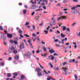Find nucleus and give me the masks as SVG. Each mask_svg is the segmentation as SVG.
Segmentation results:
<instances>
[{
	"mask_svg": "<svg viewBox=\"0 0 80 80\" xmlns=\"http://www.w3.org/2000/svg\"><path fill=\"white\" fill-rule=\"evenodd\" d=\"M78 36L79 37V36H80V32H79V33L78 34Z\"/></svg>",
	"mask_w": 80,
	"mask_h": 80,
	"instance_id": "nucleus-56",
	"label": "nucleus"
},
{
	"mask_svg": "<svg viewBox=\"0 0 80 80\" xmlns=\"http://www.w3.org/2000/svg\"><path fill=\"white\" fill-rule=\"evenodd\" d=\"M64 72V74L66 75H67V68H62L61 69Z\"/></svg>",
	"mask_w": 80,
	"mask_h": 80,
	"instance_id": "nucleus-3",
	"label": "nucleus"
},
{
	"mask_svg": "<svg viewBox=\"0 0 80 80\" xmlns=\"http://www.w3.org/2000/svg\"><path fill=\"white\" fill-rule=\"evenodd\" d=\"M65 39H63L62 40V44H64V42L63 41H65Z\"/></svg>",
	"mask_w": 80,
	"mask_h": 80,
	"instance_id": "nucleus-30",
	"label": "nucleus"
},
{
	"mask_svg": "<svg viewBox=\"0 0 80 80\" xmlns=\"http://www.w3.org/2000/svg\"><path fill=\"white\" fill-rule=\"evenodd\" d=\"M62 12H59V15H62Z\"/></svg>",
	"mask_w": 80,
	"mask_h": 80,
	"instance_id": "nucleus-61",
	"label": "nucleus"
},
{
	"mask_svg": "<svg viewBox=\"0 0 80 80\" xmlns=\"http://www.w3.org/2000/svg\"><path fill=\"white\" fill-rule=\"evenodd\" d=\"M0 30H3V27H2V26H0Z\"/></svg>",
	"mask_w": 80,
	"mask_h": 80,
	"instance_id": "nucleus-39",
	"label": "nucleus"
},
{
	"mask_svg": "<svg viewBox=\"0 0 80 80\" xmlns=\"http://www.w3.org/2000/svg\"><path fill=\"white\" fill-rule=\"evenodd\" d=\"M76 8V6H75L74 7L71 8V10H75V8Z\"/></svg>",
	"mask_w": 80,
	"mask_h": 80,
	"instance_id": "nucleus-22",
	"label": "nucleus"
},
{
	"mask_svg": "<svg viewBox=\"0 0 80 80\" xmlns=\"http://www.w3.org/2000/svg\"><path fill=\"white\" fill-rule=\"evenodd\" d=\"M19 48L21 49H23L25 48L24 47V45L23 44V43L22 42H21L20 43V44L19 46Z\"/></svg>",
	"mask_w": 80,
	"mask_h": 80,
	"instance_id": "nucleus-4",
	"label": "nucleus"
},
{
	"mask_svg": "<svg viewBox=\"0 0 80 80\" xmlns=\"http://www.w3.org/2000/svg\"><path fill=\"white\" fill-rule=\"evenodd\" d=\"M21 78H22V79H23L25 77H24V76L22 75L21 76Z\"/></svg>",
	"mask_w": 80,
	"mask_h": 80,
	"instance_id": "nucleus-33",
	"label": "nucleus"
},
{
	"mask_svg": "<svg viewBox=\"0 0 80 80\" xmlns=\"http://www.w3.org/2000/svg\"><path fill=\"white\" fill-rule=\"evenodd\" d=\"M74 77L76 79V80H77L78 79V78H77V75L75 74L74 75Z\"/></svg>",
	"mask_w": 80,
	"mask_h": 80,
	"instance_id": "nucleus-24",
	"label": "nucleus"
},
{
	"mask_svg": "<svg viewBox=\"0 0 80 80\" xmlns=\"http://www.w3.org/2000/svg\"><path fill=\"white\" fill-rule=\"evenodd\" d=\"M61 18H62V19H64V18H66V16H62L61 17Z\"/></svg>",
	"mask_w": 80,
	"mask_h": 80,
	"instance_id": "nucleus-19",
	"label": "nucleus"
},
{
	"mask_svg": "<svg viewBox=\"0 0 80 80\" xmlns=\"http://www.w3.org/2000/svg\"><path fill=\"white\" fill-rule=\"evenodd\" d=\"M68 32H70V29H69V28H67L66 31L65 32V33L67 34V35H70L71 34L69 32H68Z\"/></svg>",
	"mask_w": 80,
	"mask_h": 80,
	"instance_id": "nucleus-5",
	"label": "nucleus"
},
{
	"mask_svg": "<svg viewBox=\"0 0 80 80\" xmlns=\"http://www.w3.org/2000/svg\"><path fill=\"white\" fill-rule=\"evenodd\" d=\"M61 37H62V38H64V37H65V35L61 33Z\"/></svg>",
	"mask_w": 80,
	"mask_h": 80,
	"instance_id": "nucleus-14",
	"label": "nucleus"
},
{
	"mask_svg": "<svg viewBox=\"0 0 80 80\" xmlns=\"http://www.w3.org/2000/svg\"><path fill=\"white\" fill-rule=\"evenodd\" d=\"M51 59L52 60H54V57L52 56Z\"/></svg>",
	"mask_w": 80,
	"mask_h": 80,
	"instance_id": "nucleus-43",
	"label": "nucleus"
},
{
	"mask_svg": "<svg viewBox=\"0 0 80 80\" xmlns=\"http://www.w3.org/2000/svg\"><path fill=\"white\" fill-rule=\"evenodd\" d=\"M58 68H59L58 67L55 68V69L56 70H59V69Z\"/></svg>",
	"mask_w": 80,
	"mask_h": 80,
	"instance_id": "nucleus-34",
	"label": "nucleus"
},
{
	"mask_svg": "<svg viewBox=\"0 0 80 80\" xmlns=\"http://www.w3.org/2000/svg\"><path fill=\"white\" fill-rule=\"evenodd\" d=\"M49 64L50 65V66H51V68H53V65H52V63H50Z\"/></svg>",
	"mask_w": 80,
	"mask_h": 80,
	"instance_id": "nucleus-28",
	"label": "nucleus"
},
{
	"mask_svg": "<svg viewBox=\"0 0 80 80\" xmlns=\"http://www.w3.org/2000/svg\"><path fill=\"white\" fill-rule=\"evenodd\" d=\"M72 62V59H70L69 61V63H70Z\"/></svg>",
	"mask_w": 80,
	"mask_h": 80,
	"instance_id": "nucleus-60",
	"label": "nucleus"
},
{
	"mask_svg": "<svg viewBox=\"0 0 80 80\" xmlns=\"http://www.w3.org/2000/svg\"><path fill=\"white\" fill-rule=\"evenodd\" d=\"M56 21L55 20H53L51 22L49 23V25H50V27H52L53 25H55L56 24Z\"/></svg>",
	"mask_w": 80,
	"mask_h": 80,
	"instance_id": "nucleus-1",
	"label": "nucleus"
},
{
	"mask_svg": "<svg viewBox=\"0 0 80 80\" xmlns=\"http://www.w3.org/2000/svg\"><path fill=\"white\" fill-rule=\"evenodd\" d=\"M61 18V17H60V18L58 17L57 18V20L58 21H59V20H60Z\"/></svg>",
	"mask_w": 80,
	"mask_h": 80,
	"instance_id": "nucleus-32",
	"label": "nucleus"
},
{
	"mask_svg": "<svg viewBox=\"0 0 80 80\" xmlns=\"http://www.w3.org/2000/svg\"><path fill=\"white\" fill-rule=\"evenodd\" d=\"M20 36L21 37H22V38H23V36L21 34H20Z\"/></svg>",
	"mask_w": 80,
	"mask_h": 80,
	"instance_id": "nucleus-62",
	"label": "nucleus"
},
{
	"mask_svg": "<svg viewBox=\"0 0 80 80\" xmlns=\"http://www.w3.org/2000/svg\"><path fill=\"white\" fill-rule=\"evenodd\" d=\"M1 66H3L4 65V63L3 62H1L0 63Z\"/></svg>",
	"mask_w": 80,
	"mask_h": 80,
	"instance_id": "nucleus-27",
	"label": "nucleus"
},
{
	"mask_svg": "<svg viewBox=\"0 0 80 80\" xmlns=\"http://www.w3.org/2000/svg\"><path fill=\"white\" fill-rule=\"evenodd\" d=\"M41 43H42V44H43V45H45V42H43L42 41H41Z\"/></svg>",
	"mask_w": 80,
	"mask_h": 80,
	"instance_id": "nucleus-41",
	"label": "nucleus"
},
{
	"mask_svg": "<svg viewBox=\"0 0 80 80\" xmlns=\"http://www.w3.org/2000/svg\"><path fill=\"white\" fill-rule=\"evenodd\" d=\"M63 11H67V10H68V9L65 8V9H63Z\"/></svg>",
	"mask_w": 80,
	"mask_h": 80,
	"instance_id": "nucleus-50",
	"label": "nucleus"
},
{
	"mask_svg": "<svg viewBox=\"0 0 80 80\" xmlns=\"http://www.w3.org/2000/svg\"><path fill=\"white\" fill-rule=\"evenodd\" d=\"M41 70L40 68H36V71L37 72H40Z\"/></svg>",
	"mask_w": 80,
	"mask_h": 80,
	"instance_id": "nucleus-17",
	"label": "nucleus"
},
{
	"mask_svg": "<svg viewBox=\"0 0 80 80\" xmlns=\"http://www.w3.org/2000/svg\"><path fill=\"white\" fill-rule=\"evenodd\" d=\"M76 7V8H77L78 7H80V5H78L77 6H75Z\"/></svg>",
	"mask_w": 80,
	"mask_h": 80,
	"instance_id": "nucleus-49",
	"label": "nucleus"
},
{
	"mask_svg": "<svg viewBox=\"0 0 80 80\" xmlns=\"http://www.w3.org/2000/svg\"><path fill=\"white\" fill-rule=\"evenodd\" d=\"M29 45L31 48H33V46L32 45V43L31 42H29Z\"/></svg>",
	"mask_w": 80,
	"mask_h": 80,
	"instance_id": "nucleus-20",
	"label": "nucleus"
},
{
	"mask_svg": "<svg viewBox=\"0 0 80 80\" xmlns=\"http://www.w3.org/2000/svg\"><path fill=\"white\" fill-rule=\"evenodd\" d=\"M23 13H24V14H26V13H27V10L25 9H24V10H23Z\"/></svg>",
	"mask_w": 80,
	"mask_h": 80,
	"instance_id": "nucleus-18",
	"label": "nucleus"
},
{
	"mask_svg": "<svg viewBox=\"0 0 80 80\" xmlns=\"http://www.w3.org/2000/svg\"><path fill=\"white\" fill-rule=\"evenodd\" d=\"M67 64V62H64L63 63V65L64 66L65 65H66Z\"/></svg>",
	"mask_w": 80,
	"mask_h": 80,
	"instance_id": "nucleus-47",
	"label": "nucleus"
},
{
	"mask_svg": "<svg viewBox=\"0 0 80 80\" xmlns=\"http://www.w3.org/2000/svg\"><path fill=\"white\" fill-rule=\"evenodd\" d=\"M52 56H53V55H51L49 56L48 57L49 58V59H51V58H52Z\"/></svg>",
	"mask_w": 80,
	"mask_h": 80,
	"instance_id": "nucleus-37",
	"label": "nucleus"
},
{
	"mask_svg": "<svg viewBox=\"0 0 80 80\" xmlns=\"http://www.w3.org/2000/svg\"><path fill=\"white\" fill-rule=\"evenodd\" d=\"M1 37L3 40H6V38H5L4 36H1Z\"/></svg>",
	"mask_w": 80,
	"mask_h": 80,
	"instance_id": "nucleus-12",
	"label": "nucleus"
},
{
	"mask_svg": "<svg viewBox=\"0 0 80 80\" xmlns=\"http://www.w3.org/2000/svg\"><path fill=\"white\" fill-rule=\"evenodd\" d=\"M8 52L9 53H12L13 52V50H12V49L11 48V47L9 48Z\"/></svg>",
	"mask_w": 80,
	"mask_h": 80,
	"instance_id": "nucleus-7",
	"label": "nucleus"
},
{
	"mask_svg": "<svg viewBox=\"0 0 80 80\" xmlns=\"http://www.w3.org/2000/svg\"><path fill=\"white\" fill-rule=\"evenodd\" d=\"M34 14H35V12H33L32 13L31 16H33V15H34Z\"/></svg>",
	"mask_w": 80,
	"mask_h": 80,
	"instance_id": "nucleus-46",
	"label": "nucleus"
},
{
	"mask_svg": "<svg viewBox=\"0 0 80 80\" xmlns=\"http://www.w3.org/2000/svg\"><path fill=\"white\" fill-rule=\"evenodd\" d=\"M7 35L8 37V38H12V34H10L8 33L7 34Z\"/></svg>",
	"mask_w": 80,
	"mask_h": 80,
	"instance_id": "nucleus-8",
	"label": "nucleus"
},
{
	"mask_svg": "<svg viewBox=\"0 0 80 80\" xmlns=\"http://www.w3.org/2000/svg\"><path fill=\"white\" fill-rule=\"evenodd\" d=\"M3 44L4 45H7V43L5 42H3Z\"/></svg>",
	"mask_w": 80,
	"mask_h": 80,
	"instance_id": "nucleus-59",
	"label": "nucleus"
},
{
	"mask_svg": "<svg viewBox=\"0 0 80 80\" xmlns=\"http://www.w3.org/2000/svg\"><path fill=\"white\" fill-rule=\"evenodd\" d=\"M9 42L11 44H13L14 43L15 45H17L18 43V42L16 41L15 40H12V39H11L9 40Z\"/></svg>",
	"mask_w": 80,
	"mask_h": 80,
	"instance_id": "nucleus-2",
	"label": "nucleus"
},
{
	"mask_svg": "<svg viewBox=\"0 0 80 80\" xmlns=\"http://www.w3.org/2000/svg\"><path fill=\"white\" fill-rule=\"evenodd\" d=\"M42 49H43L44 51H45V52L47 51V48L44 46L42 47Z\"/></svg>",
	"mask_w": 80,
	"mask_h": 80,
	"instance_id": "nucleus-13",
	"label": "nucleus"
},
{
	"mask_svg": "<svg viewBox=\"0 0 80 80\" xmlns=\"http://www.w3.org/2000/svg\"><path fill=\"white\" fill-rule=\"evenodd\" d=\"M50 32H53V30L52 29H50L49 30Z\"/></svg>",
	"mask_w": 80,
	"mask_h": 80,
	"instance_id": "nucleus-55",
	"label": "nucleus"
},
{
	"mask_svg": "<svg viewBox=\"0 0 80 80\" xmlns=\"http://www.w3.org/2000/svg\"><path fill=\"white\" fill-rule=\"evenodd\" d=\"M49 52L51 53H55V51L53 49H51V50H49Z\"/></svg>",
	"mask_w": 80,
	"mask_h": 80,
	"instance_id": "nucleus-9",
	"label": "nucleus"
},
{
	"mask_svg": "<svg viewBox=\"0 0 80 80\" xmlns=\"http://www.w3.org/2000/svg\"><path fill=\"white\" fill-rule=\"evenodd\" d=\"M12 60V58L11 57H9V58L8 59V60Z\"/></svg>",
	"mask_w": 80,
	"mask_h": 80,
	"instance_id": "nucleus-52",
	"label": "nucleus"
},
{
	"mask_svg": "<svg viewBox=\"0 0 80 80\" xmlns=\"http://www.w3.org/2000/svg\"><path fill=\"white\" fill-rule=\"evenodd\" d=\"M71 12L72 13H75V14H77V9L72 10Z\"/></svg>",
	"mask_w": 80,
	"mask_h": 80,
	"instance_id": "nucleus-6",
	"label": "nucleus"
},
{
	"mask_svg": "<svg viewBox=\"0 0 80 80\" xmlns=\"http://www.w3.org/2000/svg\"><path fill=\"white\" fill-rule=\"evenodd\" d=\"M14 58L15 60H18L19 58V57L18 56L15 55L14 57Z\"/></svg>",
	"mask_w": 80,
	"mask_h": 80,
	"instance_id": "nucleus-11",
	"label": "nucleus"
},
{
	"mask_svg": "<svg viewBox=\"0 0 80 80\" xmlns=\"http://www.w3.org/2000/svg\"><path fill=\"white\" fill-rule=\"evenodd\" d=\"M49 78H47V80H50V78H51L50 77H49Z\"/></svg>",
	"mask_w": 80,
	"mask_h": 80,
	"instance_id": "nucleus-48",
	"label": "nucleus"
},
{
	"mask_svg": "<svg viewBox=\"0 0 80 80\" xmlns=\"http://www.w3.org/2000/svg\"><path fill=\"white\" fill-rule=\"evenodd\" d=\"M32 35L33 37H35V36H36V35H35V34L34 33H32Z\"/></svg>",
	"mask_w": 80,
	"mask_h": 80,
	"instance_id": "nucleus-53",
	"label": "nucleus"
},
{
	"mask_svg": "<svg viewBox=\"0 0 80 80\" xmlns=\"http://www.w3.org/2000/svg\"><path fill=\"white\" fill-rule=\"evenodd\" d=\"M72 62H73V63H74V62H75V59H73L72 60Z\"/></svg>",
	"mask_w": 80,
	"mask_h": 80,
	"instance_id": "nucleus-51",
	"label": "nucleus"
},
{
	"mask_svg": "<svg viewBox=\"0 0 80 80\" xmlns=\"http://www.w3.org/2000/svg\"><path fill=\"white\" fill-rule=\"evenodd\" d=\"M18 32L19 33H20V34H22V31L21 30H19Z\"/></svg>",
	"mask_w": 80,
	"mask_h": 80,
	"instance_id": "nucleus-21",
	"label": "nucleus"
},
{
	"mask_svg": "<svg viewBox=\"0 0 80 80\" xmlns=\"http://www.w3.org/2000/svg\"><path fill=\"white\" fill-rule=\"evenodd\" d=\"M13 75H14V76H17L18 75V73H17V72H14L13 73Z\"/></svg>",
	"mask_w": 80,
	"mask_h": 80,
	"instance_id": "nucleus-23",
	"label": "nucleus"
},
{
	"mask_svg": "<svg viewBox=\"0 0 80 80\" xmlns=\"http://www.w3.org/2000/svg\"><path fill=\"white\" fill-rule=\"evenodd\" d=\"M40 26H42V25H43V22H42V23H41L40 24H39Z\"/></svg>",
	"mask_w": 80,
	"mask_h": 80,
	"instance_id": "nucleus-58",
	"label": "nucleus"
},
{
	"mask_svg": "<svg viewBox=\"0 0 80 80\" xmlns=\"http://www.w3.org/2000/svg\"><path fill=\"white\" fill-rule=\"evenodd\" d=\"M55 45H56V47H60V45H58V44H55Z\"/></svg>",
	"mask_w": 80,
	"mask_h": 80,
	"instance_id": "nucleus-31",
	"label": "nucleus"
},
{
	"mask_svg": "<svg viewBox=\"0 0 80 80\" xmlns=\"http://www.w3.org/2000/svg\"><path fill=\"white\" fill-rule=\"evenodd\" d=\"M57 32H58V33H60V32L58 30H57Z\"/></svg>",
	"mask_w": 80,
	"mask_h": 80,
	"instance_id": "nucleus-63",
	"label": "nucleus"
},
{
	"mask_svg": "<svg viewBox=\"0 0 80 80\" xmlns=\"http://www.w3.org/2000/svg\"><path fill=\"white\" fill-rule=\"evenodd\" d=\"M38 76H42V74L41 72H38Z\"/></svg>",
	"mask_w": 80,
	"mask_h": 80,
	"instance_id": "nucleus-15",
	"label": "nucleus"
},
{
	"mask_svg": "<svg viewBox=\"0 0 80 80\" xmlns=\"http://www.w3.org/2000/svg\"><path fill=\"white\" fill-rule=\"evenodd\" d=\"M7 75L9 77H11V74H10V73H8Z\"/></svg>",
	"mask_w": 80,
	"mask_h": 80,
	"instance_id": "nucleus-36",
	"label": "nucleus"
},
{
	"mask_svg": "<svg viewBox=\"0 0 80 80\" xmlns=\"http://www.w3.org/2000/svg\"><path fill=\"white\" fill-rule=\"evenodd\" d=\"M42 5V6H45V4L44 3H42L41 4Z\"/></svg>",
	"mask_w": 80,
	"mask_h": 80,
	"instance_id": "nucleus-54",
	"label": "nucleus"
},
{
	"mask_svg": "<svg viewBox=\"0 0 80 80\" xmlns=\"http://www.w3.org/2000/svg\"><path fill=\"white\" fill-rule=\"evenodd\" d=\"M25 35L26 37H29V36H28L27 35V34H25Z\"/></svg>",
	"mask_w": 80,
	"mask_h": 80,
	"instance_id": "nucleus-57",
	"label": "nucleus"
},
{
	"mask_svg": "<svg viewBox=\"0 0 80 80\" xmlns=\"http://www.w3.org/2000/svg\"><path fill=\"white\" fill-rule=\"evenodd\" d=\"M32 28L33 30H35V27L34 25L32 26Z\"/></svg>",
	"mask_w": 80,
	"mask_h": 80,
	"instance_id": "nucleus-45",
	"label": "nucleus"
},
{
	"mask_svg": "<svg viewBox=\"0 0 80 80\" xmlns=\"http://www.w3.org/2000/svg\"><path fill=\"white\" fill-rule=\"evenodd\" d=\"M49 28H50V26H48L46 28V30H48Z\"/></svg>",
	"mask_w": 80,
	"mask_h": 80,
	"instance_id": "nucleus-38",
	"label": "nucleus"
},
{
	"mask_svg": "<svg viewBox=\"0 0 80 80\" xmlns=\"http://www.w3.org/2000/svg\"><path fill=\"white\" fill-rule=\"evenodd\" d=\"M30 31L31 32H32L33 31V29H31L30 30Z\"/></svg>",
	"mask_w": 80,
	"mask_h": 80,
	"instance_id": "nucleus-64",
	"label": "nucleus"
},
{
	"mask_svg": "<svg viewBox=\"0 0 80 80\" xmlns=\"http://www.w3.org/2000/svg\"><path fill=\"white\" fill-rule=\"evenodd\" d=\"M30 25V23H29V22H26V23L25 24V25Z\"/></svg>",
	"mask_w": 80,
	"mask_h": 80,
	"instance_id": "nucleus-29",
	"label": "nucleus"
},
{
	"mask_svg": "<svg viewBox=\"0 0 80 80\" xmlns=\"http://www.w3.org/2000/svg\"><path fill=\"white\" fill-rule=\"evenodd\" d=\"M13 53H17V51L15 49H14L13 50Z\"/></svg>",
	"mask_w": 80,
	"mask_h": 80,
	"instance_id": "nucleus-16",
	"label": "nucleus"
},
{
	"mask_svg": "<svg viewBox=\"0 0 80 80\" xmlns=\"http://www.w3.org/2000/svg\"><path fill=\"white\" fill-rule=\"evenodd\" d=\"M67 2V1L66 0H64V1H63V3H65Z\"/></svg>",
	"mask_w": 80,
	"mask_h": 80,
	"instance_id": "nucleus-44",
	"label": "nucleus"
},
{
	"mask_svg": "<svg viewBox=\"0 0 80 80\" xmlns=\"http://www.w3.org/2000/svg\"><path fill=\"white\" fill-rule=\"evenodd\" d=\"M44 33H45L46 35V34H47L48 33V31H47L46 30H45V31H44Z\"/></svg>",
	"mask_w": 80,
	"mask_h": 80,
	"instance_id": "nucleus-26",
	"label": "nucleus"
},
{
	"mask_svg": "<svg viewBox=\"0 0 80 80\" xmlns=\"http://www.w3.org/2000/svg\"><path fill=\"white\" fill-rule=\"evenodd\" d=\"M48 1V0H45V2H46V5H47V4H48V2L47 1Z\"/></svg>",
	"mask_w": 80,
	"mask_h": 80,
	"instance_id": "nucleus-40",
	"label": "nucleus"
},
{
	"mask_svg": "<svg viewBox=\"0 0 80 80\" xmlns=\"http://www.w3.org/2000/svg\"><path fill=\"white\" fill-rule=\"evenodd\" d=\"M58 39H57L54 40V42H58Z\"/></svg>",
	"mask_w": 80,
	"mask_h": 80,
	"instance_id": "nucleus-42",
	"label": "nucleus"
},
{
	"mask_svg": "<svg viewBox=\"0 0 80 80\" xmlns=\"http://www.w3.org/2000/svg\"><path fill=\"white\" fill-rule=\"evenodd\" d=\"M66 27L65 26H64L63 28H62V30H63V31H65V30H66Z\"/></svg>",
	"mask_w": 80,
	"mask_h": 80,
	"instance_id": "nucleus-25",
	"label": "nucleus"
},
{
	"mask_svg": "<svg viewBox=\"0 0 80 80\" xmlns=\"http://www.w3.org/2000/svg\"><path fill=\"white\" fill-rule=\"evenodd\" d=\"M27 55L28 57L30 58V56L31 55V53H30V52H28L27 53Z\"/></svg>",
	"mask_w": 80,
	"mask_h": 80,
	"instance_id": "nucleus-10",
	"label": "nucleus"
},
{
	"mask_svg": "<svg viewBox=\"0 0 80 80\" xmlns=\"http://www.w3.org/2000/svg\"><path fill=\"white\" fill-rule=\"evenodd\" d=\"M76 24V22H74L72 23V27H73Z\"/></svg>",
	"mask_w": 80,
	"mask_h": 80,
	"instance_id": "nucleus-35",
	"label": "nucleus"
}]
</instances>
